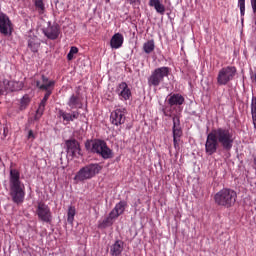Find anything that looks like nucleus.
<instances>
[{"label": "nucleus", "mask_w": 256, "mask_h": 256, "mask_svg": "<svg viewBox=\"0 0 256 256\" xmlns=\"http://www.w3.org/2000/svg\"><path fill=\"white\" fill-rule=\"evenodd\" d=\"M115 219H117L112 212L109 213L108 217H106L100 224V229H106V227H111L113 225Z\"/></svg>", "instance_id": "nucleus-25"}, {"label": "nucleus", "mask_w": 256, "mask_h": 256, "mask_svg": "<svg viewBox=\"0 0 256 256\" xmlns=\"http://www.w3.org/2000/svg\"><path fill=\"white\" fill-rule=\"evenodd\" d=\"M252 11L255 14L256 13V0H250Z\"/></svg>", "instance_id": "nucleus-35"}, {"label": "nucleus", "mask_w": 256, "mask_h": 256, "mask_svg": "<svg viewBox=\"0 0 256 256\" xmlns=\"http://www.w3.org/2000/svg\"><path fill=\"white\" fill-rule=\"evenodd\" d=\"M149 7H154L159 15H165V5L161 3V0H149Z\"/></svg>", "instance_id": "nucleus-24"}, {"label": "nucleus", "mask_w": 256, "mask_h": 256, "mask_svg": "<svg viewBox=\"0 0 256 256\" xmlns=\"http://www.w3.org/2000/svg\"><path fill=\"white\" fill-rule=\"evenodd\" d=\"M80 115H81V112H79V110L67 112L63 109H60L58 111V117H60V119H62L63 122L66 123V125H69V123L79 119Z\"/></svg>", "instance_id": "nucleus-15"}, {"label": "nucleus", "mask_w": 256, "mask_h": 256, "mask_svg": "<svg viewBox=\"0 0 256 256\" xmlns=\"http://www.w3.org/2000/svg\"><path fill=\"white\" fill-rule=\"evenodd\" d=\"M91 153H96L102 157V159H113V150L107 146L105 140H93Z\"/></svg>", "instance_id": "nucleus-7"}, {"label": "nucleus", "mask_w": 256, "mask_h": 256, "mask_svg": "<svg viewBox=\"0 0 256 256\" xmlns=\"http://www.w3.org/2000/svg\"><path fill=\"white\" fill-rule=\"evenodd\" d=\"M234 143L235 134H233V130L230 128L219 127L212 129L206 138L205 153L210 156L215 155L217 149H219V145L224 151H231Z\"/></svg>", "instance_id": "nucleus-1"}, {"label": "nucleus", "mask_w": 256, "mask_h": 256, "mask_svg": "<svg viewBox=\"0 0 256 256\" xmlns=\"http://www.w3.org/2000/svg\"><path fill=\"white\" fill-rule=\"evenodd\" d=\"M41 47V39L37 36H29L28 38V49L32 51V53H38Z\"/></svg>", "instance_id": "nucleus-19"}, {"label": "nucleus", "mask_w": 256, "mask_h": 256, "mask_svg": "<svg viewBox=\"0 0 256 256\" xmlns=\"http://www.w3.org/2000/svg\"><path fill=\"white\" fill-rule=\"evenodd\" d=\"M23 87V82L4 79L2 82H0V95H4L5 93H13V91H21Z\"/></svg>", "instance_id": "nucleus-11"}, {"label": "nucleus", "mask_w": 256, "mask_h": 256, "mask_svg": "<svg viewBox=\"0 0 256 256\" xmlns=\"http://www.w3.org/2000/svg\"><path fill=\"white\" fill-rule=\"evenodd\" d=\"M36 215L39 221H42L43 223H51L53 219L51 208L44 202H38L36 207Z\"/></svg>", "instance_id": "nucleus-10"}, {"label": "nucleus", "mask_w": 256, "mask_h": 256, "mask_svg": "<svg viewBox=\"0 0 256 256\" xmlns=\"http://www.w3.org/2000/svg\"><path fill=\"white\" fill-rule=\"evenodd\" d=\"M170 72L171 69L167 66L154 69L148 77V85L150 87H159V85L165 81V77H169Z\"/></svg>", "instance_id": "nucleus-6"}, {"label": "nucleus", "mask_w": 256, "mask_h": 256, "mask_svg": "<svg viewBox=\"0 0 256 256\" xmlns=\"http://www.w3.org/2000/svg\"><path fill=\"white\" fill-rule=\"evenodd\" d=\"M77 211L75 209V206H70L68 208V212H67V221L68 223H70V225H73V221H75V215H76Z\"/></svg>", "instance_id": "nucleus-28"}, {"label": "nucleus", "mask_w": 256, "mask_h": 256, "mask_svg": "<svg viewBox=\"0 0 256 256\" xmlns=\"http://www.w3.org/2000/svg\"><path fill=\"white\" fill-rule=\"evenodd\" d=\"M61 33V29L59 28V25H53L46 29L44 32V35L51 39L52 41H55V39L59 38V34Z\"/></svg>", "instance_id": "nucleus-18"}, {"label": "nucleus", "mask_w": 256, "mask_h": 256, "mask_svg": "<svg viewBox=\"0 0 256 256\" xmlns=\"http://www.w3.org/2000/svg\"><path fill=\"white\" fill-rule=\"evenodd\" d=\"M28 139H35V134H33V130L28 131Z\"/></svg>", "instance_id": "nucleus-37"}, {"label": "nucleus", "mask_w": 256, "mask_h": 256, "mask_svg": "<svg viewBox=\"0 0 256 256\" xmlns=\"http://www.w3.org/2000/svg\"><path fill=\"white\" fill-rule=\"evenodd\" d=\"M116 94L118 95L120 101H129L131 99V88L127 82H121L116 87Z\"/></svg>", "instance_id": "nucleus-14"}, {"label": "nucleus", "mask_w": 256, "mask_h": 256, "mask_svg": "<svg viewBox=\"0 0 256 256\" xmlns=\"http://www.w3.org/2000/svg\"><path fill=\"white\" fill-rule=\"evenodd\" d=\"M125 115H127V110L125 108H118L114 110L110 115L112 125H116V127L123 125L126 119Z\"/></svg>", "instance_id": "nucleus-13"}, {"label": "nucleus", "mask_w": 256, "mask_h": 256, "mask_svg": "<svg viewBox=\"0 0 256 256\" xmlns=\"http://www.w3.org/2000/svg\"><path fill=\"white\" fill-rule=\"evenodd\" d=\"M237 75V67L235 66H226L219 70L217 75V83L220 86L227 85L230 81L235 79Z\"/></svg>", "instance_id": "nucleus-8"}, {"label": "nucleus", "mask_w": 256, "mask_h": 256, "mask_svg": "<svg viewBox=\"0 0 256 256\" xmlns=\"http://www.w3.org/2000/svg\"><path fill=\"white\" fill-rule=\"evenodd\" d=\"M183 103H185V97L181 94H173L168 99V105H170V107H181Z\"/></svg>", "instance_id": "nucleus-21"}, {"label": "nucleus", "mask_w": 256, "mask_h": 256, "mask_svg": "<svg viewBox=\"0 0 256 256\" xmlns=\"http://www.w3.org/2000/svg\"><path fill=\"white\" fill-rule=\"evenodd\" d=\"M124 243L121 240H116L115 243L110 247L111 256H119L123 253Z\"/></svg>", "instance_id": "nucleus-22"}, {"label": "nucleus", "mask_w": 256, "mask_h": 256, "mask_svg": "<svg viewBox=\"0 0 256 256\" xmlns=\"http://www.w3.org/2000/svg\"><path fill=\"white\" fill-rule=\"evenodd\" d=\"M67 105L70 109H83V99L81 98V94H72L67 101Z\"/></svg>", "instance_id": "nucleus-17"}, {"label": "nucleus", "mask_w": 256, "mask_h": 256, "mask_svg": "<svg viewBox=\"0 0 256 256\" xmlns=\"http://www.w3.org/2000/svg\"><path fill=\"white\" fill-rule=\"evenodd\" d=\"M123 41H125L123 34L116 33L112 36L110 40V47L112 49H120V47H123Z\"/></svg>", "instance_id": "nucleus-20"}, {"label": "nucleus", "mask_w": 256, "mask_h": 256, "mask_svg": "<svg viewBox=\"0 0 256 256\" xmlns=\"http://www.w3.org/2000/svg\"><path fill=\"white\" fill-rule=\"evenodd\" d=\"M174 148L179 149V138H173Z\"/></svg>", "instance_id": "nucleus-36"}, {"label": "nucleus", "mask_w": 256, "mask_h": 256, "mask_svg": "<svg viewBox=\"0 0 256 256\" xmlns=\"http://www.w3.org/2000/svg\"><path fill=\"white\" fill-rule=\"evenodd\" d=\"M111 2V0H106V3H110Z\"/></svg>", "instance_id": "nucleus-39"}, {"label": "nucleus", "mask_w": 256, "mask_h": 256, "mask_svg": "<svg viewBox=\"0 0 256 256\" xmlns=\"http://www.w3.org/2000/svg\"><path fill=\"white\" fill-rule=\"evenodd\" d=\"M165 117H172L173 121V127H172V133H173V139H181L183 136V129H181V114H173L167 112V110L164 108L162 109Z\"/></svg>", "instance_id": "nucleus-9"}, {"label": "nucleus", "mask_w": 256, "mask_h": 256, "mask_svg": "<svg viewBox=\"0 0 256 256\" xmlns=\"http://www.w3.org/2000/svg\"><path fill=\"white\" fill-rule=\"evenodd\" d=\"M36 87L37 89H40V91H46L40 105H47V101H49V97H51L53 94V89H55V81L49 80L47 76L42 75L41 81L36 80Z\"/></svg>", "instance_id": "nucleus-5"}, {"label": "nucleus", "mask_w": 256, "mask_h": 256, "mask_svg": "<svg viewBox=\"0 0 256 256\" xmlns=\"http://www.w3.org/2000/svg\"><path fill=\"white\" fill-rule=\"evenodd\" d=\"M126 207H127V202L120 201L115 205V207L110 213H113L114 217L117 219L120 215H123V213H125Z\"/></svg>", "instance_id": "nucleus-23"}, {"label": "nucleus", "mask_w": 256, "mask_h": 256, "mask_svg": "<svg viewBox=\"0 0 256 256\" xmlns=\"http://www.w3.org/2000/svg\"><path fill=\"white\" fill-rule=\"evenodd\" d=\"M67 153L71 157H78L81 155V146H79V142L75 139L66 141Z\"/></svg>", "instance_id": "nucleus-16"}, {"label": "nucleus", "mask_w": 256, "mask_h": 256, "mask_svg": "<svg viewBox=\"0 0 256 256\" xmlns=\"http://www.w3.org/2000/svg\"><path fill=\"white\" fill-rule=\"evenodd\" d=\"M10 197L16 205L25 201V184L21 182V173L17 169L10 170Z\"/></svg>", "instance_id": "nucleus-2"}, {"label": "nucleus", "mask_w": 256, "mask_h": 256, "mask_svg": "<svg viewBox=\"0 0 256 256\" xmlns=\"http://www.w3.org/2000/svg\"><path fill=\"white\" fill-rule=\"evenodd\" d=\"M85 147H86L87 150L90 149V151H91V149L93 148V141L88 140V141L85 143Z\"/></svg>", "instance_id": "nucleus-34"}, {"label": "nucleus", "mask_w": 256, "mask_h": 256, "mask_svg": "<svg viewBox=\"0 0 256 256\" xmlns=\"http://www.w3.org/2000/svg\"><path fill=\"white\" fill-rule=\"evenodd\" d=\"M126 3H129V5H141V0H126Z\"/></svg>", "instance_id": "nucleus-33"}, {"label": "nucleus", "mask_w": 256, "mask_h": 256, "mask_svg": "<svg viewBox=\"0 0 256 256\" xmlns=\"http://www.w3.org/2000/svg\"><path fill=\"white\" fill-rule=\"evenodd\" d=\"M0 33L7 37L13 33V23L7 14L0 12Z\"/></svg>", "instance_id": "nucleus-12"}, {"label": "nucleus", "mask_w": 256, "mask_h": 256, "mask_svg": "<svg viewBox=\"0 0 256 256\" xmlns=\"http://www.w3.org/2000/svg\"><path fill=\"white\" fill-rule=\"evenodd\" d=\"M103 166L99 163H91L84 167H82L74 176L75 183H83V181H88L89 179H93L95 175H99Z\"/></svg>", "instance_id": "nucleus-4"}, {"label": "nucleus", "mask_w": 256, "mask_h": 256, "mask_svg": "<svg viewBox=\"0 0 256 256\" xmlns=\"http://www.w3.org/2000/svg\"><path fill=\"white\" fill-rule=\"evenodd\" d=\"M143 51L149 55L155 51V41L148 40L146 43L143 44Z\"/></svg>", "instance_id": "nucleus-26"}, {"label": "nucleus", "mask_w": 256, "mask_h": 256, "mask_svg": "<svg viewBox=\"0 0 256 256\" xmlns=\"http://www.w3.org/2000/svg\"><path fill=\"white\" fill-rule=\"evenodd\" d=\"M253 163H254V165L256 167V156L253 157Z\"/></svg>", "instance_id": "nucleus-38"}, {"label": "nucleus", "mask_w": 256, "mask_h": 256, "mask_svg": "<svg viewBox=\"0 0 256 256\" xmlns=\"http://www.w3.org/2000/svg\"><path fill=\"white\" fill-rule=\"evenodd\" d=\"M77 53H79V48L75 47V46H72L70 48V51L69 53L67 54V59L68 61H73V56L74 55H77Z\"/></svg>", "instance_id": "nucleus-31"}, {"label": "nucleus", "mask_w": 256, "mask_h": 256, "mask_svg": "<svg viewBox=\"0 0 256 256\" xmlns=\"http://www.w3.org/2000/svg\"><path fill=\"white\" fill-rule=\"evenodd\" d=\"M43 113H45V105L39 104V107L36 110V114L34 116V120L39 121V119H41V117H43Z\"/></svg>", "instance_id": "nucleus-29"}, {"label": "nucleus", "mask_w": 256, "mask_h": 256, "mask_svg": "<svg viewBox=\"0 0 256 256\" xmlns=\"http://www.w3.org/2000/svg\"><path fill=\"white\" fill-rule=\"evenodd\" d=\"M238 7L240 8L241 17H245V0H238Z\"/></svg>", "instance_id": "nucleus-32"}, {"label": "nucleus", "mask_w": 256, "mask_h": 256, "mask_svg": "<svg viewBox=\"0 0 256 256\" xmlns=\"http://www.w3.org/2000/svg\"><path fill=\"white\" fill-rule=\"evenodd\" d=\"M34 5H35L38 13L45 12V3L43 2V0H34Z\"/></svg>", "instance_id": "nucleus-30"}, {"label": "nucleus", "mask_w": 256, "mask_h": 256, "mask_svg": "<svg viewBox=\"0 0 256 256\" xmlns=\"http://www.w3.org/2000/svg\"><path fill=\"white\" fill-rule=\"evenodd\" d=\"M29 103H31V97L29 94H25L20 100V111H25L29 107Z\"/></svg>", "instance_id": "nucleus-27"}, {"label": "nucleus", "mask_w": 256, "mask_h": 256, "mask_svg": "<svg viewBox=\"0 0 256 256\" xmlns=\"http://www.w3.org/2000/svg\"><path fill=\"white\" fill-rule=\"evenodd\" d=\"M214 202L218 207L231 209L237 203V192L231 188L221 189L214 195Z\"/></svg>", "instance_id": "nucleus-3"}]
</instances>
